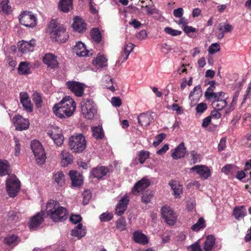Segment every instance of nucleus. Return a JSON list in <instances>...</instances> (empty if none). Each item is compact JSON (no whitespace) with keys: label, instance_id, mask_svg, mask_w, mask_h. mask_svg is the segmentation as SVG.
Segmentation results:
<instances>
[{"label":"nucleus","instance_id":"obj_1","mask_svg":"<svg viewBox=\"0 0 251 251\" xmlns=\"http://www.w3.org/2000/svg\"><path fill=\"white\" fill-rule=\"evenodd\" d=\"M76 108V104L73 99L70 96L64 98L60 102L53 107L54 114L60 118H66L72 116Z\"/></svg>","mask_w":251,"mask_h":251},{"label":"nucleus","instance_id":"obj_2","mask_svg":"<svg viewBox=\"0 0 251 251\" xmlns=\"http://www.w3.org/2000/svg\"><path fill=\"white\" fill-rule=\"evenodd\" d=\"M46 211L47 215L53 222H62L67 219V209L60 206L57 201L52 200L49 201L47 203Z\"/></svg>","mask_w":251,"mask_h":251},{"label":"nucleus","instance_id":"obj_3","mask_svg":"<svg viewBox=\"0 0 251 251\" xmlns=\"http://www.w3.org/2000/svg\"><path fill=\"white\" fill-rule=\"evenodd\" d=\"M48 31L53 41L64 43L69 37L64 26L55 20L50 21L48 25Z\"/></svg>","mask_w":251,"mask_h":251},{"label":"nucleus","instance_id":"obj_4","mask_svg":"<svg viewBox=\"0 0 251 251\" xmlns=\"http://www.w3.org/2000/svg\"><path fill=\"white\" fill-rule=\"evenodd\" d=\"M68 145L72 151L75 153L81 152L86 148L85 138L81 134H75L69 138Z\"/></svg>","mask_w":251,"mask_h":251},{"label":"nucleus","instance_id":"obj_5","mask_svg":"<svg viewBox=\"0 0 251 251\" xmlns=\"http://www.w3.org/2000/svg\"><path fill=\"white\" fill-rule=\"evenodd\" d=\"M81 113L87 119H93L97 112V108L91 99H84L80 102Z\"/></svg>","mask_w":251,"mask_h":251},{"label":"nucleus","instance_id":"obj_6","mask_svg":"<svg viewBox=\"0 0 251 251\" xmlns=\"http://www.w3.org/2000/svg\"><path fill=\"white\" fill-rule=\"evenodd\" d=\"M31 148L34 155L36 163L38 165L44 164L46 155L41 144L37 140H34L31 143Z\"/></svg>","mask_w":251,"mask_h":251},{"label":"nucleus","instance_id":"obj_7","mask_svg":"<svg viewBox=\"0 0 251 251\" xmlns=\"http://www.w3.org/2000/svg\"><path fill=\"white\" fill-rule=\"evenodd\" d=\"M20 181L15 175L8 176L6 181V190L10 197H14L20 189Z\"/></svg>","mask_w":251,"mask_h":251},{"label":"nucleus","instance_id":"obj_8","mask_svg":"<svg viewBox=\"0 0 251 251\" xmlns=\"http://www.w3.org/2000/svg\"><path fill=\"white\" fill-rule=\"evenodd\" d=\"M20 23L26 27H34L37 24L36 18L31 12L25 11L20 15Z\"/></svg>","mask_w":251,"mask_h":251},{"label":"nucleus","instance_id":"obj_9","mask_svg":"<svg viewBox=\"0 0 251 251\" xmlns=\"http://www.w3.org/2000/svg\"><path fill=\"white\" fill-rule=\"evenodd\" d=\"M67 87L71 92L78 97H81L84 94V85L75 81H68L66 83Z\"/></svg>","mask_w":251,"mask_h":251},{"label":"nucleus","instance_id":"obj_10","mask_svg":"<svg viewBox=\"0 0 251 251\" xmlns=\"http://www.w3.org/2000/svg\"><path fill=\"white\" fill-rule=\"evenodd\" d=\"M163 218L170 226L174 225L176 220V215L174 211L169 206H164L161 210Z\"/></svg>","mask_w":251,"mask_h":251},{"label":"nucleus","instance_id":"obj_11","mask_svg":"<svg viewBox=\"0 0 251 251\" xmlns=\"http://www.w3.org/2000/svg\"><path fill=\"white\" fill-rule=\"evenodd\" d=\"M12 122L18 130L27 129L29 126L28 120L24 118L20 115H16L12 119Z\"/></svg>","mask_w":251,"mask_h":251},{"label":"nucleus","instance_id":"obj_12","mask_svg":"<svg viewBox=\"0 0 251 251\" xmlns=\"http://www.w3.org/2000/svg\"><path fill=\"white\" fill-rule=\"evenodd\" d=\"M191 171H195L203 179H207L210 176L211 173L209 168L204 165H195L190 169Z\"/></svg>","mask_w":251,"mask_h":251},{"label":"nucleus","instance_id":"obj_13","mask_svg":"<svg viewBox=\"0 0 251 251\" xmlns=\"http://www.w3.org/2000/svg\"><path fill=\"white\" fill-rule=\"evenodd\" d=\"M35 46L34 40H31L29 41H22L19 43V50L23 53L32 51Z\"/></svg>","mask_w":251,"mask_h":251},{"label":"nucleus","instance_id":"obj_14","mask_svg":"<svg viewBox=\"0 0 251 251\" xmlns=\"http://www.w3.org/2000/svg\"><path fill=\"white\" fill-rule=\"evenodd\" d=\"M233 29L232 25L226 23H220L217 28V37L219 39H222L224 37L225 33L229 32Z\"/></svg>","mask_w":251,"mask_h":251},{"label":"nucleus","instance_id":"obj_15","mask_svg":"<svg viewBox=\"0 0 251 251\" xmlns=\"http://www.w3.org/2000/svg\"><path fill=\"white\" fill-rule=\"evenodd\" d=\"M150 185L149 180L143 178L136 182L132 188V192L134 195H137L139 192L142 191Z\"/></svg>","mask_w":251,"mask_h":251},{"label":"nucleus","instance_id":"obj_16","mask_svg":"<svg viewBox=\"0 0 251 251\" xmlns=\"http://www.w3.org/2000/svg\"><path fill=\"white\" fill-rule=\"evenodd\" d=\"M201 96V87L200 85H198L194 87L193 91L190 92L189 96V99L190 100V105L192 107L195 105Z\"/></svg>","mask_w":251,"mask_h":251},{"label":"nucleus","instance_id":"obj_17","mask_svg":"<svg viewBox=\"0 0 251 251\" xmlns=\"http://www.w3.org/2000/svg\"><path fill=\"white\" fill-rule=\"evenodd\" d=\"M20 98V101L24 109L28 112H31L32 111V105L28 94L24 92H21Z\"/></svg>","mask_w":251,"mask_h":251},{"label":"nucleus","instance_id":"obj_18","mask_svg":"<svg viewBox=\"0 0 251 251\" xmlns=\"http://www.w3.org/2000/svg\"><path fill=\"white\" fill-rule=\"evenodd\" d=\"M134 48V45L133 44L131 43L126 44L123 48L117 62L123 63L125 62L128 58L129 54L133 50Z\"/></svg>","mask_w":251,"mask_h":251},{"label":"nucleus","instance_id":"obj_19","mask_svg":"<svg viewBox=\"0 0 251 251\" xmlns=\"http://www.w3.org/2000/svg\"><path fill=\"white\" fill-rule=\"evenodd\" d=\"M43 61L45 64L50 68L54 69L58 66L57 57L52 53L46 54Z\"/></svg>","mask_w":251,"mask_h":251},{"label":"nucleus","instance_id":"obj_20","mask_svg":"<svg viewBox=\"0 0 251 251\" xmlns=\"http://www.w3.org/2000/svg\"><path fill=\"white\" fill-rule=\"evenodd\" d=\"M44 213L41 211L32 217L29 224V228L31 229H36L39 226L44 220Z\"/></svg>","mask_w":251,"mask_h":251},{"label":"nucleus","instance_id":"obj_21","mask_svg":"<svg viewBox=\"0 0 251 251\" xmlns=\"http://www.w3.org/2000/svg\"><path fill=\"white\" fill-rule=\"evenodd\" d=\"M61 164L66 166L71 164L73 161V155L67 150H64L61 151L59 155Z\"/></svg>","mask_w":251,"mask_h":251},{"label":"nucleus","instance_id":"obj_22","mask_svg":"<svg viewBox=\"0 0 251 251\" xmlns=\"http://www.w3.org/2000/svg\"><path fill=\"white\" fill-rule=\"evenodd\" d=\"M109 170L107 168L104 166H98L91 171V174L93 177L100 179L106 176Z\"/></svg>","mask_w":251,"mask_h":251},{"label":"nucleus","instance_id":"obj_23","mask_svg":"<svg viewBox=\"0 0 251 251\" xmlns=\"http://www.w3.org/2000/svg\"><path fill=\"white\" fill-rule=\"evenodd\" d=\"M186 150L184 144L182 142L172 152L171 156L174 159L183 157L186 153Z\"/></svg>","mask_w":251,"mask_h":251},{"label":"nucleus","instance_id":"obj_24","mask_svg":"<svg viewBox=\"0 0 251 251\" xmlns=\"http://www.w3.org/2000/svg\"><path fill=\"white\" fill-rule=\"evenodd\" d=\"M128 201L129 199L127 196H125L121 199L115 209V212L117 215L120 216L124 213L126 209Z\"/></svg>","mask_w":251,"mask_h":251},{"label":"nucleus","instance_id":"obj_25","mask_svg":"<svg viewBox=\"0 0 251 251\" xmlns=\"http://www.w3.org/2000/svg\"><path fill=\"white\" fill-rule=\"evenodd\" d=\"M153 116L149 112L142 113L138 117V123L142 126H149L153 121Z\"/></svg>","mask_w":251,"mask_h":251},{"label":"nucleus","instance_id":"obj_26","mask_svg":"<svg viewBox=\"0 0 251 251\" xmlns=\"http://www.w3.org/2000/svg\"><path fill=\"white\" fill-rule=\"evenodd\" d=\"M74 51L79 56L85 57L88 55L89 51L86 49L85 45L81 42L76 44Z\"/></svg>","mask_w":251,"mask_h":251},{"label":"nucleus","instance_id":"obj_27","mask_svg":"<svg viewBox=\"0 0 251 251\" xmlns=\"http://www.w3.org/2000/svg\"><path fill=\"white\" fill-rule=\"evenodd\" d=\"M69 175L73 185L75 187H78L81 185L83 182L82 176L75 171H70Z\"/></svg>","mask_w":251,"mask_h":251},{"label":"nucleus","instance_id":"obj_28","mask_svg":"<svg viewBox=\"0 0 251 251\" xmlns=\"http://www.w3.org/2000/svg\"><path fill=\"white\" fill-rule=\"evenodd\" d=\"M169 184L173 191L175 198L180 197V195L182 193V186L179 182L176 180H171Z\"/></svg>","mask_w":251,"mask_h":251},{"label":"nucleus","instance_id":"obj_29","mask_svg":"<svg viewBox=\"0 0 251 251\" xmlns=\"http://www.w3.org/2000/svg\"><path fill=\"white\" fill-rule=\"evenodd\" d=\"M93 63L98 68H103L107 66V59L101 54H98L93 60Z\"/></svg>","mask_w":251,"mask_h":251},{"label":"nucleus","instance_id":"obj_30","mask_svg":"<svg viewBox=\"0 0 251 251\" xmlns=\"http://www.w3.org/2000/svg\"><path fill=\"white\" fill-rule=\"evenodd\" d=\"M73 27L76 31L82 32L86 29V24L82 19L76 17L74 19Z\"/></svg>","mask_w":251,"mask_h":251},{"label":"nucleus","instance_id":"obj_31","mask_svg":"<svg viewBox=\"0 0 251 251\" xmlns=\"http://www.w3.org/2000/svg\"><path fill=\"white\" fill-rule=\"evenodd\" d=\"M134 241L138 243L145 245L148 243L147 237L143 233L136 231L134 232L133 235Z\"/></svg>","mask_w":251,"mask_h":251},{"label":"nucleus","instance_id":"obj_32","mask_svg":"<svg viewBox=\"0 0 251 251\" xmlns=\"http://www.w3.org/2000/svg\"><path fill=\"white\" fill-rule=\"evenodd\" d=\"M73 0H60L58 6L61 11L67 13L73 8Z\"/></svg>","mask_w":251,"mask_h":251},{"label":"nucleus","instance_id":"obj_33","mask_svg":"<svg viewBox=\"0 0 251 251\" xmlns=\"http://www.w3.org/2000/svg\"><path fill=\"white\" fill-rule=\"evenodd\" d=\"M82 224H78L72 230V235L78 238H81L84 236L86 233V229L83 228Z\"/></svg>","mask_w":251,"mask_h":251},{"label":"nucleus","instance_id":"obj_34","mask_svg":"<svg viewBox=\"0 0 251 251\" xmlns=\"http://www.w3.org/2000/svg\"><path fill=\"white\" fill-rule=\"evenodd\" d=\"M53 179L59 186H63L65 184V178L62 171L55 172L53 173Z\"/></svg>","mask_w":251,"mask_h":251},{"label":"nucleus","instance_id":"obj_35","mask_svg":"<svg viewBox=\"0 0 251 251\" xmlns=\"http://www.w3.org/2000/svg\"><path fill=\"white\" fill-rule=\"evenodd\" d=\"M215 244V238L213 235H210L206 237L204 243L203 249L205 251H211Z\"/></svg>","mask_w":251,"mask_h":251},{"label":"nucleus","instance_id":"obj_36","mask_svg":"<svg viewBox=\"0 0 251 251\" xmlns=\"http://www.w3.org/2000/svg\"><path fill=\"white\" fill-rule=\"evenodd\" d=\"M29 63L27 62H21L18 67V73L20 75H27L30 73Z\"/></svg>","mask_w":251,"mask_h":251},{"label":"nucleus","instance_id":"obj_37","mask_svg":"<svg viewBox=\"0 0 251 251\" xmlns=\"http://www.w3.org/2000/svg\"><path fill=\"white\" fill-rule=\"evenodd\" d=\"M48 135L51 138L57 146H60L63 143V137L60 132L55 133L53 132L48 133Z\"/></svg>","mask_w":251,"mask_h":251},{"label":"nucleus","instance_id":"obj_38","mask_svg":"<svg viewBox=\"0 0 251 251\" xmlns=\"http://www.w3.org/2000/svg\"><path fill=\"white\" fill-rule=\"evenodd\" d=\"M227 104L226 99L225 98L223 100L216 101H212L211 105L214 109L221 110L225 108Z\"/></svg>","mask_w":251,"mask_h":251},{"label":"nucleus","instance_id":"obj_39","mask_svg":"<svg viewBox=\"0 0 251 251\" xmlns=\"http://www.w3.org/2000/svg\"><path fill=\"white\" fill-rule=\"evenodd\" d=\"M225 93L223 92H219L215 93H210L209 96L207 97L206 99L209 100L216 101L219 100L225 99Z\"/></svg>","mask_w":251,"mask_h":251},{"label":"nucleus","instance_id":"obj_40","mask_svg":"<svg viewBox=\"0 0 251 251\" xmlns=\"http://www.w3.org/2000/svg\"><path fill=\"white\" fill-rule=\"evenodd\" d=\"M9 166L7 161L0 159V176H4L8 174Z\"/></svg>","mask_w":251,"mask_h":251},{"label":"nucleus","instance_id":"obj_41","mask_svg":"<svg viewBox=\"0 0 251 251\" xmlns=\"http://www.w3.org/2000/svg\"><path fill=\"white\" fill-rule=\"evenodd\" d=\"M206 226L205 222L202 217L200 218L196 223L193 225L191 229L194 231L198 232L200 230L205 228Z\"/></svg>","mask_w":251,"mask_h":251},{"label":"nucleus","instance_id":"obj_42","mask_svg":"<svg viewBox=\"0 0 251 251\" xmlns=\"http://www.w3.org/2000/svg\"><path fill=\"white\" fill-rule=\"evenodd\" d=\"M246 210L244 206L236 207L233 210V215L237 220L244 217L245 215Z\"/></svg>","mask_w":251,"mask_h":251},{"label":"nucleus","instance_id":"obj_43","mask_svg":"<svg viewBox=\"0 0 251 251\" xmlns=\"http://www.w3.org/2000/svg\"><path fill=\"white\" fill-rule=\"evenodd\" d=\"M8 0H3L0 3V12L9 14L12 11L11 6L8 4Z\"/></svg>","mask_w":251,"mask_h":251},{"label":"nucleus","instance_id":"obj_44","mask_svg":"<svg viewBox=\"0 0 251 251\" xmlns=\"http://www.w3.org/2000/svg\"><path fill=\"white\" fill-rule=\"evenodd\" d=\"M93 136L96 139H102L104 136L101 126H98L92 128Z\"/></svg>","mask_w":251,"mask_h":251},{"label":"nucleus","instance_id":"obj_45","mask_svg":"<svg viewBox=\"0 0 251 251\" xmlns=\"http://www.w3.org/2000/svg\"><path fill=\"white\" fill-rule=\"evenodd\" d=\"M92 39L96 42L99 43L101 41V35L98 28H93L90 32Z\"/></svg>","mask_w":251,"mask_h":251},{"label":"nucleus","instance_id":"obj_46","mask_svg":"<svg viewBox=\"0 0 251 251\" xmlns=\"http://www.w3.org/2000/svg\"><path fill=\"white\" fill-rule=\"evenodd\" d=\"M126 219L124 217L120 218L116 222V228L119 231H122L126 229Z\"/></svg>","mask_w":251,"mask_h":251},{"label":"nucleus","instance_id":"obj_47","mask_svg":"<svg viewBox=\"0 0 251 251\" xmlns=\"http://www.w3.org/2000/svg\"><path fill=\"white\" fill-rule=\"evenodd\" d=\"M32 100L37 107H41L42 99L40 93L34 92L32 95Z\"/></svg>","mask_w":251,"mask_h":251},{"label":"nucleus","instance_id":"obj_48","mask_svg":"<svg viewBox=\"0 0 251 251\" xmlns=\"http://www.w3.org/2000/svg\"><path fill=\"white\" fill-rule=\"evenodd\" d=\"M5 244L8 246H15L17 244V237L14 235L7 236L4 240Z\"/></svg>","mask_w":251,"mask_h":251},{"label":"nucleus","instance_id":"obj_49","mask_svg":"<svg viewBox=\"0 0 251 251\" xmlns=\"http://www.w3.org/2000/svg\"><path fill=\"white\" fill-rule=\"evenodd\" d=\"M113 218V215L112 213L108 211L102 213L100 215L99 218L101 222H106L110 221Z\"/></svg>","mask_w":251,"mask_h":251},{"label":"nucleus","instance_id":"obj_50","mask_svg":"<svg viewBox=\"0 0 251 251\" xmlns=\"http://www.w3.org/2000/svg\"><path fill=\"white\" fill-rule=\"evenodd\" d=\"M190 154V161L192 163L195 164L201 161V155L200 154L195 151H191Z\"/></svg>","mask_w":251,"mask_h":251},{"label":"nucleus","instance_id":"obj_51","mask_svg":"<svg viewBox=\"0 0 251 251\" xmlns=\"http://www.w3.org/2000/svg\"><path fill=\"white\" fill-rule=\"evenodd\" d=\"M187 250V251H202L199 240H198L194 244L188 246Z\"/></svg>","mask_w":251,"mask_h":251},{"label":"nucleus","instance_id":"obj_52","mask_svg":"<svg viewBox=\"0 0 251 251\" xmlns=\"http://www.w3.org/2000/svg\"><path fill=\"white\" fill-rule=\"evenodd\" d=\"M164 31L168 34L176 36L177 35H179L181 33V31L180 30H177L176 29H174L170 27H166L164 28Z\"/></svg>","mask_w":251,"mask_h":251},{"label":"nucleus","instance_id":"obj_53","mask_svg":"<svg viewBox=\"0 0 251 251\" xmlns=\"http://www.w3.org/2000/svg\"><path fill=\"white\" fill-rule=\"evenodd\" d=\"M166 134L165 133H161L157 135L154 139V141L153 142V145L156 147L158 146L165 138Z\"/></svg>","mask_w":251,"mask_h":251},{"label":"nucleus","instance_id":"obj_54","mask_svg":"<svg viewBox=\"0 0 251 251\" xmlns=\"http://www.w3.org/2000/svg\"><path fill=\"white\" fill-rule=\"evenodd\" d=\"M149 152L147 151H142L139 154V161L140 163L143 164L145 162L146 160L149 157Z\"/></svg>","mask_w":251,"mask_h":251},{"label":"nucleus","instance_id":"obj_55","mask_svg":"<svg viewBox=\"0 0 251 251\" xmlns=\"http://www.w3.org/2000/svg\"><path fill=\"white\" fill-rule=\"evenodd\" d=\"M234 167L230 164L226 165L223 167L222 169V172L226 175H230L233 173L234 171Z\"/></svg>","mask_w":251,"mask_h":251},{"label":"nucleus","instance_id":"obj_56","mask_svg":"<svg viewBox=\"0 0 251 251\" xmlns=\"http://www.w3.org/2000/svg\"><path fill=\"white\" fill-rule=\"evenodd\" d=\"M220 50V46L218 43L212 44L209 49L208 52L209 54H213Z\"/></svg>","mask_w":251,"mask_h":251},{"label":"nucleus","instance_id":"obj_57","mask_svg":"<svg viewBox=\"0 0 251 251\" xmlns=\"http://www.w3.org/2000/svg\"><path fill=\"white\" fill-rule=\"evenodd\" d=\"M83 203L84 205L87 204L91 198V195L89 190H85L83 193Z\"/></svg>","mask_w":251,"mask_h":251},{"label":"nucleus","instance_id":"obj_58","mask_svg":"<svg viewBox=\"0 0 251 251\" xmlns=\"http://www.w3.org/2000/svg\"><path fill=\"white\" fill-rule=\"evenodd\" d=\"M243 140L246 147L251 148V133L248 134Z\"/></svg>","mask_w":251,"mask_h":251},{"label":"nucleus","instance_id":"obj_59","mask_svg":"<svg viewBox=\"0 0 251 251\" xmlns=\"http://www.w3.org/2000/svg\"><path fill=\"white\" fill-rule=\"evenodd\" d=\"M243 123L247 126H251V115L246 113L243 116Z\"/></svg>","mask_w":251,"mask_h":251},{"label":"nucleus","instance_id":"obj_60","mask_svg":"<svg viewBox=\"0 0 251 251\" xmlns=\"http://www.w3.org/2000/svg\"><path fill=\"white\" fill-rule=\"evenodd\" d=\"M207 105L205 103H199L196 107V111L198 113H202L207 109Z\"/></svg>","mask_w":251,"mask_h":251},{"label":"nucleus","instance_id":"obj_61","mask_svg":"<svg viewBox=\"0 0 251 251\" xmlns=\"http://www.w3.org/2000/svg\"><path fill=\"white\" fill-rule=\"evenodd\" d=\"M152 198V195L151 194L145 193L142 197V201L145 203H148L150 202Z\"/></svg>","mask_w":251,"mask_h":251},{"label":"nucleus","instance_id":"obj_62","mask_svg":"<svg viewBox=\"0 0 251 251\" xmlns=\"http://www.w3.org/2000/svg\"><path fill=\"white\" fill-rule=\"evenodd\" d=\"M70 220L73 223L76 224L81 221L82 218L79 215H73L71 216Z\"/></svg>","mask_w":251,"mask_h":251},{"label":"nucleus","instance_id":"obj_63","mask_svg":"<svg viewBox=\"0 0 251 251\" xmlns=\"http://www.w3.org/2000/svg\"><path fill=\"white\" fill-rule=\"evenodd\" d=\"M111 103L113 106L119 107L121 105L122 101L119 97H113L111 99Z\"/></svg>","mask_w":251,"mask_h":251},{"label":"nucleus","instance_id":"obj_64","mask_svg":"<svg viewBox=\"0 0 251 251\" xmlns=\"http://www.w3.org/2000/svg\"><path fill=\"white\" fill-rule=\"evenodd\" d=\"M173 14L176 17L181 18L183 14V9L182 8L176 9L174 10Z\"/></svg>","mask_w":251,"mask_h":251}]
</instances>
